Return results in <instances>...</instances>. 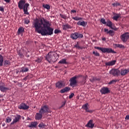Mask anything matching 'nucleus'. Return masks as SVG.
Returning <instances> with one entry per match:
<instances>
[{"mask_svg": "<svg viewBox=\"0 0 129 129\" xmlns=\"http://www.w3.org/2000/svg\"><path fill=\"white\" fill-rule=\"evenodd\" d=\"M49 21L44 18L36 19L33 23V27L35 28V31L41 34L42 36L52 35L53 34L54 29L50 27Z\"/></svg>", "mask_w": 129, "mask_h": 129, "instance_id": "1", "label": "nucleus"}, {"mask_svg": "<svg viewBox=\"0 0 129 129\" xmlns=\"http://www.w3.org/2000/svg\"><path fill=\"white\" fill-rule=\"evenodd\" d=\"M57 55L53 51H50L45 56V60H46L49 63L51 62H55L57 59Z\"/></svg>", "mask_w": 129, "mask_h": 129, "instance_id": "2", "label": "nucleus"}, {"mask_svg": "<svg viewBox=\"0 0 129 129\" xmlns=\"http://www.w3.org/2000/svg\"><path fill=\"white\" fill-rule=\"evenodd\" d=\"M94 48L96 49H98L99 50H101L102 52L105 53H115L116 52L112 50V48H107V47H98V46H95Z\"/></svg>", "mask_w": 129, "mask_h": 129, "instance_id": "3", "label": "nucleus"}, {"mask_svg": "<svg viewBox=\"0 0 129 129\" xmlns=\"http://www.w3.org/2000/svg\"><path fill=\"white\" fill-rule=\"evenodd\" d=\"M51 110L49 108L48 106L46 105L42 106L39 110V112L42 114L43 115L45 113H51Z\"/></svg>", "mask_w": 129, "mask_h": 129, "instance_id": "4", "label": "nucleus"}, {"mask_svg": "<svg viewBox=\"0 0 129 129\" xmlns=\"http://www.w3.org/2000/svg\"><path fill=\"white\" fill-rule=\"evenodd\" d=\"M120 39L123 43H126L129 40V32H125L120 36Z\"/></svg>", "mask_w": 129, "mask_h": 129, "instance_id": "5", "label": "nucleus"}, {"mask_svg": "<svg viewBox=\"0 0 129 129\" xmlns=\"http://www.w3.org/2000/svg\"><path fill=\"white\" fill-rule=\"evenodd\" d=\"M83 37V34L78 32H75L72 33L71 35V38L73 40H76L78 38H81Z\"/></svg>", "mask_w": 129, "mask_h": 129, "instance_id": "6", "label": "nucleus"}, {"mask_svg": "<svg viewBox=\"0 0 129 129\" xmlns=\"http://www.w3.org/2000/svg\"><path fill=\"white\" fill-rule=\"evenodd\" d=\"M9 90V88L6 87V84L0 82V91L3 93H6Z\"/></svg>", "mask_w": 129, "mask_h": 129, "instance_id": "7", "label": "nucleus"}, {"mask_svg": "<svg viewBox=\"0 0 129 129\" xmlns=\"http://www.w3.org/2000/svg\"><path fill=\"white\" fill-rule=\"evenodd\" d=\"M110 74L114 76H118L120 74V71L118 69H113L110 71Z\"/></svg>", "mask_w": 129, "mask_h": 129, "instance_id": "8", "label": "nucleus"}, {"mask_svg": "<svg viewBox=\"0 0 129 129\" xmlns=\"http://www.w3.org/2000/svg\"><path fill=\"white\" fill-rule=\"evenodd\" d=\"M100 92H101V94L102 95H105L110 93V91L107 87H103V88L100 90Z\"/></svg>", "mask_w": 129, "mask_h": 129, "instance_id": "9", "label": "nucleus"}, {"mask_svg": "<svg viewBox=\"0 0 129 129\" xmlns=\"http://www.w3.org/2000/svg\"><path fill=\"white\" fill-rule=\"evenodd\" d=\"M74 77L76 80L77 79L80 78V77H83V79L82 81V82H81V84L84 85L86 83V81H87L86 80L87 79V76H75V77Z\"/></svg>", "mask_w": 129, "mask_h": 129, "instance_id": "10", "label": "nucleus"}, {"mask_svg": "<svg viewBox=\"0 0 129 129\" xmlns=\"http://www.w3.org/2000/svg\"><path fill=\"white\" fill-rule=\"evenodd\" d=\"M70 85L72 87H74L77 84V81L74 77H73L72 78H71V79H70Z\"/></svg>", "mask_w": 129, "mask_h": 129, "instance_id": "11", "label": "nucleus"}, {"mask_svg": "<svg viewBox=\"0 0 129 129\" xmlns=\"http://www.w3.org/2000/svg\"><path fill=\"white\" fill-rule=\"evenodd\" d=\"M18 108L19 109L26 110L29 108V106L26 105L25 103H22L20 105L18 106Z\"/></svg>", "mask_w": 129, "mask_h": 129, "instance_id": "12", "label": "nucleus"}, {"mask_svg": "<svg viewBox=\"0 0 129 129\" xmlns=\"http://www.w3.org/2000/svg\"><path fill=\"white\" fill-rule=\"evenodd\" d=\"M26 4L25 0H20L18 3V7L20 10H23L25 4Z\"/></svg>", "mask_w": 129, "mask_h": 129, "instance_id": "13", "label": "nucleus"}, {"mask_svg": "<svg viewBox=\"0 0 129 129\" xmlns=\"http://www.w3.org/2000/svg\"><path fill=\"white\" fill-rule=\"evenodd\" d=\"M21 118V116L20 115H16L15 118L13 119V122L11 123V125H13L15 123L19 122L20 119Z\"/></svg>", "mask_w": 129, "mask_h": 129, "instance_id": "14", "label": "nucleus"}, {"mask_svg": "<svg viewBox=\"0 0 129 129\" xmlns=\"http://www.w3.org/2000/svg\"><path fill=\"white\" fill-rule=\"evenodd\" d=\"M65 87V84L63 82H57L56 84V87L58 89H61Z\"/></svg>", "mask_w": 129, "mask_h": 129, "instance_id": "15", "label": "nucleus"}, {"mask_svg": "<svg viewBox=\"0 0 129 129\" xmlns=\"http://www.w3.org/2000/svg\"><path fill=\"white\" fill-rule=\"evenodd\" d=\"M107 26L110 27L111 29H113L115 31L117 30V28L116 27H114L112 26V23L110 20H108V22H107Z\"/></svg>", "mask_w": 129, "mask_h": 129, "instance_id": "16", "label": "nucleus"}, {"mask_svg": "<svg viewBox=\"0 0 129 129\" xmlns=\"http://www.w3.org/2000/svg\"><path fill=\"white\" fill-rule=\"evenodd\" d=\"M104 31H105V32H107V34H109V35L111 36H113L114 35L115 32L112 30H108V29L105 28L104 29Z\"/></svg>", "mask_w": 129, "mask_h": 129, "instance_id": "17", "label": "nucleus"}, {"mask_svg": "<svg viewBox=\"0 0 129 129\" xmlns=\"http://www.w3.org/2000/svg\"><path fill=\"white\" fill-rule=\"evenodd\" d=\"M88 103H86L85 105H83L82 108L86 110V112H89V113H93L94 112L93 110H89L88 107Z\"/></svg>", "mask_w": 129, "mask_h": 129, "instance_id": "18", "label": "nucleus"}, {"mask_svg": "<svg viewBox=\"0 0 129 129\" xmlns=\"http://www.w3.org/2000/svg\"><path fill=\"white\" fill-rule=\"evenodd\" d=\"M129 73V69H127V70H124V69H122L120 72V74L122 76H124L127 74Z\"/></svg>", "mask_w": 129, "mask_h": 129, "instance_id": "19", "label": "nucleus"}, {"mask_svg": "<svg viewBox=\"0 0 129 129\" xmlns=\"http://www.w3.org/2000/svg\"><path fill=\"white\" fill-rule=\"evenodd\" d=\"M116 60H111V61H108L107 62H105V65L106 66H113L115 64Z\"/></svg>", "mask_w": 129, "mask_h": 129, "instance_id": "20", "label": "nucleus"}, {"mask_svg": "<svg viewBox=\"0 0 129 129\" xmlns=\"http://www.w3.org/2000/svg\"><path fill=\"white\" fill-rule=\"evenodd\" d=\"M93 121L92 120H90V121H89V122H88V123H87V125H86V127L93 128L94 126V124L93 123Z\"/></svg>", "mask_w": 129, "mask_h": 129, "instance_id": "21", "label": "nucleus"}, {"mask_svg": "<svg viewBox=\"0 0 129 129\" xmlns=\"http://www.w3.org/2000/svg\"><path fill=\"white\" fill-rule=\"evenodd\" d=\"M78 25L79 26H82L84 27H85L86 26V25H87V22L84 21V20L82 21H79L78 23H77Z\"/></svg>", "mask_w": 129, "mask_h": 129, "instance_id": "22", "label": "nucleus"}, {"mask_svg": "<svg viewBox=\"0 0 129 129\" xmlns=\"http://www.w3.org/2000/svg\"><path fill=\"white\" fill-rule=\"evenodd\" d=\"M62 28L63 30H67L68 29H72L73 27L69 24L67 23L62 25Z\"/></svg>", "mask_w": 129, "mask_h": 129, "instance_id": "23", "label": "nucleus"}, {"mask_svg": "<svg viewBox=\"0 0 129 129\" xmlns=\"http://www.w3.org/2000/svg\"><path fill=\"white\" fill-rule=\"evenodd\" d=\"M37 125L38 123L37 122H32L29 125H28V127L30 128H36Z\"/></svg>", "mask_w": 129, "mask_h": 129, "instance_id": "24", "label": "nucleus"}, {"mask_svg": "<svg viewBox=\"0 0 129 129\" xmlns=\"http://www.w3.org/2000/svg\"><path fill=\"white\" fill-rule=\"evenodd\" d=\"M42 115L43 114H41V113H37L35 115V119L37 120H41L43 117Z\"/></svg>", "mask_w": 129, "mask_h": 129, "instance_id": "25", "label": "nucleus"}, {"mask_svg": "<svg viewBox=\"0 0 129 129\" xmlns=\"http://www.w3.org/2000/svg\"><path fill=\"white\" fill-rule=\"evenodd\" d=\"M29 71V69L27 67H23L20 70V73H24Z\"/></svg>", "mask_w": 129, "mask_h": 129, "instance_id": "26", "label": "nucleus"}, {"mask_svg": "<svg viewBox=\"0 0 129 129\" xmlns=\"http://www.w3.org/2000/svg\"><path fill=\"white\" fill-rule=\"evenodd\" d=\"M25 32V30L23 27H20L18 30L17 33L18 35L21 34Z\"/></svg>", "mask_w": 129, "mask_h": 129, "instance_id": "27", "label": "nucleus"}, {"mask_svg": "<svg viewBox=\"0 0 129 129\" xmlns=\"http://www.w3.org/2000/svg\"><path fill=\"white\" fill-rule=\"evenodd\" d=\"M71 90V88L69 87H66L63 89H62L60 91L61 93H64L65 92H68Z\"/></svg>", "mask_w": 129, "mask_h": 129, "instance_id": "28", "label": "nucleus"}, {"mask_svg": "<svg viewBox=\"0 0 129 129\" xmlns=\"http://www.w3.org/2000/svg\"><path fill=\"white\" fill-rule=\"evenodd\" d=\"M4 65L5 67H8L11 65V60L6 59L4 62Z\"/></svg>", "mask_w": 129, "mask_h": 129, "instance_id": "29", "label": "nucleus"}, {"mask_svg": "<svg viewBox=\"0 0 129 129\" xmlns=\"http://www.w3.org/2000/svg\"><path fill=\"white\" fill-rule=\"evenodd\" d=\"M114 46H115V48H119L120 49H124V45L122 44H114Z\"/></svg>", "mask_w": 129, "mask_h": 129, "instance_id": "30", "label": "nucleus"}, {"mask_svg": "<svg viewBox=\"0 0 129 129\" xmlns=\"http://www.w3.org/2000/svg\"><path fill=\"white\" fill-rule=\"evenodd\" d=\"M59 64H68V62L67 61V59L66 58H62L61 59L60 61L58 62Z\"/></svg>", "mask_w": 129, "mask_h": 129, "instance_id": "31", "label": "nucleus"}, {"mask_svg": "<svg viewBox=\"0 0 129 129\" xmlns=\"http://www.w3.org/2000/svg\"><path fill=\"white\" fill-rule=\"evenodd\" d=\"M120 17V14H115V16H113V20L117 21Z\"/></svg>", "mask_w": 129, "mask_h": 129, "instance_id": "32", "label": "nucleus"}, {"mask_svg": "<svg viewBox=\"0 0 129 129\" xmlns=\"http://www.w3.org/2000/svg\"><path fill=\"white\" fill-rule=\"evenodd\" d=\"M112 6H113V7H117L118 6H121V5L120 4V3L118 2H116V3H114L113 4H112Z\"/></svg>", "mask_w": 129, "mask_h": 129, "instance_id": "33", "label": "nucleus"}, {"mask_svg": "<svg viewBox=\"0 0 129 129\" xmlns=\"http://www.w3.org/2000/svg\"><path fill=\"white\" fill-rule=\"evenodd\" d=\"M4 62V56L0 54V67H2L3 66Z\"/></svg>", "mask_w": 129, "mask_h": 129, "instance_id": "34", "label": "nucleus"}, {"mask_svg": "<svg viewBox=\"0 0 129 129\" xmlns=\"http://www.w3.org/2000/svg\"><path fill=\"white\" fill-rule=\"evenodd\" d=\"M43 7L44 8V9H47V10H49L50 9V6L48 4H43Z\"/></svg>", "mask_w": 129, "mask_h": 129, "instance_id": "35", "label": "nucleus"}, {"mask_svg": "<svg viewBox=\"0 0 129 129\" xmlns=\"http://www.w3.org/2000/svg\"><path fill=\"white\" fill-rule=\"evenodd\" d=\"M30 5L28 3H25L24 6L23 7V10H28V8L29 7Z\"/></svg>", "mask_w": 129, "mask_h": 129, "instance_id": "36", "label": "nucleus"}, {"mask_svg": "<svg viewBox=\"0 0 129 129\" xmlns=\"http://www.w3.org/2000/svg\"><path fill=\"white\" fill-rule=\"evenodd\" d=\"M118 81L117 80H112L110 82H109V83L108 84L109 85H112V84H115L116 82Z\"/></svg>", "mask_w": 129, "mask_h": 129, "instance_id": "37", "label": "nucleus"}, {"mask_svg": "<svg viewBox=\"0 0 129 129\" xmlns=\"http://www.w3.org/2000/svg\"><path fill=\"white\" fill-rule=\"evenodd\" d=\"M93 54L96 56H100V53H99L97 51H93Z\"/></svg>", "mask_w": 129, "mask_h": 129, "instance_id": "38", "label": "nucleus"}, {"mask_svg": "<svg viewBox=\"0 0 129 129\" xmlns=\"http://www.w3.org/2000/svg\"><path fill=\"white\" fill-rule=\"evenodd\" d=\"M73 19L75 20V21H79L82 20V18L81 17H78L76 16L73 17Z\"/></svg>", "mask_w": 129, "mask_h": 129, "instance_id": "39", "label": "nucleus"}, {"mask_svg": "<svg viewBox=\"0 0 129 129\" xmlns=\"http://www.w3.org/2000/svg\"><path fill=\"white\" fill-rule=\"evenodd\" d=\"M30 23V20L28 17H26L25 18V24H28Z\"/></svg>", "mask_w": 129, "mask_h": 129, "instance_id": "40", "label": "nucleus"}, {"mask_svg": "<svg viewBox=\"0 0 129 129\" xmlns=\"http://www.w3.org/2000/svg\"><path fill=\"white\" fill-rule=\"evenodd\" d=\"M12 121V118L10 117H8L6 118V123H10Z\"/></svg>", "mask_w": 129, "mask_h": 129, "instance_id": "41", "label": "nucleus"}, {"mask_svg": "<svg viewBox=\"0 0 129 129\" xmlns=\"http://www.w3.org/2000/svg\"><path fill=\"white\" fill-rule=\"evenodd\" d=\"M38 126L40 128H43L46 126V125H45L42 122V123H40L39 124Z\"/></svg>", "mask_w": 129, "mask_h": 129, "instance_id": "42", "label": "nucleus"}, {"mask_svg": "<svg viewBox=\"0 0 129 129\" xmlns=\"http://www.w3.org/2000/svg\"><path fill=\"white\" fill-rule=\"evenodd\" d=\"M101 23L103 24H106V22L105 21V19L104 18H101Z\"/></svg>", "mask_w": 129, "mask_h": 129, "instance_id": "43", "label": "nucleus"}, {"mask_svg": "<svg viewBox=\"0 0 129 129\" xmlns=\"http://www.w3.org/2000/svg\"><path fill=\"white\" fill-rule=\"evenodd\" d=\"M75 47L78 48V49H82V47H81L79 45V43L78 42H77V44L75 45Z\"/></svg>", "mask_w": 129, "mask_h": 129, "instance_id": "44", "label": "nucleus"}, {"mask_svg": "<svg viewBox=\"0 0 129 129\" xmlns=\"http://www.w3.org/2000/svg\"><path fill=\"white\" fill-rule=\"evenodd\" d=\"M96 80H97V79H96V78L93 77L91 79H90V81H91V82H94Z\"/></svg>", "mask_w": 129, "mask_h": 129, "instance_id": "45", "label": "nucleus"}, {"mask_svg": "<svg viewBox=\"0 0 129 129\" xmlns=\"http://www.w3.org/2000/svg\"><path fill=\"white\" fill-rule=\"evenodd\" d=\"M60 16L63 19H67V16L60 14Z\"/></svg>", "mask_w": 129, "mask_h": 129, "instance_id": "46", "label": "nucleus"}, {"mask_svg": "<svg viewBox=\"0 0 129 129\" xmlns=\"http://www.w3.org/2000/svg\"><path fill=\"white\" fill-rule=\"evenodd\" d=\"M61 32L60 30H58L57 29H55L54 30V33L55 34H58Z\"/></svg>", "mask_w": 129, "mask_h": 129, "instance_id": "47", "label": "nucleus"}, {"mask_svg": "<svg viewBox=\"0 0 129 129\" xmlns=\"http://www.w3.org/2000/svg\"><path fill=\"white\" fill-rule=\"evenodd\" d=\"M23 11H24V14H26L27 15H29V13L28 12V10H23Z\"/></svg>", "mask_w": 129, "mask_h": 129, "instance_id": "48", "label": "nucleus"}, {"mask_svg": "<svg viewBox=\"0 0 129 129\" xmlns=\"http://www.w3.org/2000/svg\"><path fill=\"white\" fill-rule=\"evenodd\" d=\"M41 61V58H38L37 59H36V62H37L38 63H40Z\"/></svg>", "mask_w": 129, "mask_h": 129, "instance_id": "49", "label": "nucleus"}, {"mask_svg": "<svg viewBox=\"0 0 129 129\" xmlns=\"http://www.w3.org/2000/svg\"><path fill=\"white\" fill-rule=\"evenodd\" d=\"M18 54L21 58L23 57V54L20 51H19Z\"/></svg>", "mask_w": 129, "mask_h": 129, "instance_id": "50", "label": "nucleus"}, {"mask_svg": "<svg viewBox=\"0 0 129 129\" xmlns=\"http://www.w3.org/2000/svg\"><path fill=\"white\" fill-rule=\"evenodd\" d=\"M74 93H72V94L70 95L69 98L72 99L74 96Z\"/></svg>", "mask_w": 129, "mask_h": 129, "instance_id": "51", "label": "nucleus"}, {"mask_svg": "<svg viewBox=\"0 0 129 129\" xmlns=\"http://www.w3.org/2000/svg\"><path fill=\"white\" fill-rule=\"evenodd\" d=\"M0 11L4 12V8L3 6L0 7Z\"/></svg>", "mask_w": 129, "mask_h": 129, "instance_id": "52", "label": "nucleus"}, {"mask_svg": "<svg viewBox=\"0 0 129 129\" xmlns=\"http://www.w3.org/2000/svg\"><path fill=\"white\" fill-rule=\"evenodd\" d=\"M125 120H129V115H126L125 117Z\"/></svg>", "mask_w": 129, "mask_h": 129, "instance_id": "53", "label": "nucleus"}, {"mask_svg": "<svg viewBox=\"0 0 129 129\" xmlns=\"http://www.w3.org/2000/svg\"><path fill=\"white\" fill-rule=\"evenodd\" d=\"M29 77V76H27V77H25V78H24V80L26 81L27 80L29 79L28 77Z\"/></svg>", "mask_w": 129, "mask_h": 129, "instance_id": "54", "label": "nucleus"}, {"mask_svg": "<svg viewBox=\"0 0 129 129\" xmlns=\"http://www.w3.org/2000/svg\"><path fill=\"white\" fill-rule=\"evenodd\" d=\"M65 104H66V103H63L61 105V106L60 107V108H62L63 107H64V106H65Z\"/></svg>", "mask_w": 129, "mask_h": 129, "instance_id": "55", "label": "nucleus"}, {"mask_svg": "<svg viewBox=\"0 0 129 129\" xmlns=\"http://www.w3.org/2000/svg\"><path fill=\"white\" fill-rule=\"evenodd\" d=\"M71 12L73 13H76V11L75 10H72L71 11Z\"/></svg>", "mask_w": 129, "mask_h": 129, "instance_id": "56", "label": "nucleus"}, {"mask_svg": "<svg viewBox=\"0 0 129 129\" xmlns=\"http://www.w3.org/2000/svg\"><path fill=\"white\" fill-rule=\"evenodd\" d=\"M4 1L7 3H9L10 2V0H4Z\"/></svg>", "mask_w": 129, "mask_h": 129, "instance_id": "57", "label": "nucleus"}, {"mask_svg": "<svg viewBox=\"0 0 129 129\" xmlns=\"http://www.w3.org/2000/svg\"><path fill=\"white\" fill-rule=\"evenodd\" d=\"M32 77V76H29V77H28V79H31Z\"/></svg>", "mask_w": 129, "mask_h": 129, "instance_id": "58", "label": "nucleus"}, {"mask_svg": "<svg viewBox=\"0 0 129 129\" xmlns=\"http://www.w3.org/2000/svg\"><path fill=\"white\" fill-rule=\"evenodd\" d=\"M102 40H104V41H105L106 40V38L105 37L103 38Z\"/></svg>", "mask_w": 129, "mask_h": 129, "instance_id": "59", "label": "nucleus"}, {"mask_svg": "<svg viewBox=\"0 0 129 129\" xmlns=\"http://www.w3.org/2000/svg\"><path fill=\"white\" fill-rule=\"evenodd\" d=\"M26 56H27V57H29V55L28 54H26Z\"/></svg>", "mask_w": 129, "mask_h": 129, "instance_id": "60", "label": "nucleus"}, {"mask_svg": "<svg viewBox=\"0 0 129 129\" xmlns=\"http://www.w3.org/2000/svg\"><path fill=\"white\" fill-rule=\"evenodd\" d=\"M5 124H6L4 123V124L3 125V126H4L5 125Z\"/></svg>", "mask_w": 129, "mask_h": 129, "instance_id": "61", "label": "nucleus"}, {"mask_svg": "<svg viewBox=\"0 0 129 129\" xmlns=\"http://www.w3.org/2000/svg\"><path fill=\"white\" fill-rule=\"evenodd\" d=\"M2 97V95L0 94V97Z\"/></svg>", "mask_w": 129, "mask_h": 129, "instance_id": "62", "label": "nucleus"}]
</instances>
